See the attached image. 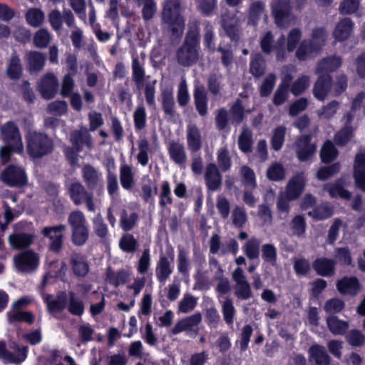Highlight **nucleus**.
<instances>
[{
	"instance_id": "35",
	"label": "nucleus",
	"mask_w": 365,
	"mask_h": 365,
	"mask_svg": "<svg viewBox=\"0 0 365 365\" xmlns=\"http://www.w3.org/2000/svg\"><path fill=\"white\" fill-rule=\"evenodd\" d=\"M150 151V145L148 140L145 138H140L138 141V154L136 155L138 163L145 167L149 162V153Z\"/></svg>"
},
{
	"instance_id": "42",
	"label": "nucleus",
	"mask_w": 365,
	"mask_h": 365,
	"mask_svg": "<svg viewBox=\"0 0 365 365\" xmlns=\"http://www.w3.org/2000/svg\"><path fill=\"white\" fill-rule=\"evenodd\" d=\"M310 86V77L301 74L292 83L290 91L294 96H299L304 92Z\"/></svg>"
},
{
	"instance_id": "49",
	"label": "nucleus",
	"mask_w": 365,
	"mask_h": 365,
	"mask_svg": "<svg viewBox=\"0 0 365 365\" xmlns=\"http://www.w3.org/2000/svg\"><path fill=\"white\" fill-rule=\"evenodd\" d=\"M221 304L224 320L227 324H232L236 312L232 300L230 298H226L224 301L221 302Z\"/></svg>"
},
{
	"instance_id": "28",
	"label": "nucleus",
	"mask_w": 365,
	"mask_h": 365,
	"mask_svg": "<svg viewBox=\"0 0 365 365\" xmlns=\"http://www.w3.org/2000/svg\"><path fill=\"white\" fill-rule=\"evenodd\" d=\"M6 73L11 80L15 81L21 78L22 74V66L21 64V59L16 53L11 54L7 63Z\"/></svg>"
},
{
	"instance_id": "36",
	"label": "nucleus",
	"mask_w": 365,
	"mask_h": 365,
	"mask_svg": "<svg viewBox=\"0 0 365 365\" xmlns=\"http://www.w3.org/2000/svg\"><path fill=\"white\" fill-rule=\"evenodd\" d=\"M130 277V272L124 269L113 272L110 269L106 274V280L114 287L125 284Z\"/></svg>"
},
{
	"instance_id": "43",
	"label": "nucleus",
	"mask_w": 365,
	"mask_h": 365,
	"mask_svg": "<svg viewBox=\"0 0 365 365\" xmlns=\"http://www.w3.org/2000/svg\"><path fill=\"white\" fill-rule=\"evenodd\" d=\"M266 175L270 180L279 181L284 179L286 170L282 163L275 162L268 168Z\"/></svg>"
},
{
	"instance_id": "40",
	"label": "nucleus",
	"mask_w": 365,
	"mask_h": 365,
	"mask_svg": "<svg viewBox=\"0 0 365 365\" xmlns=\"http://www.w3.org/2000/svg\"><path fill=\"white\" fill-rule=\"evenodd\" d=\"M119 247L125 252L134 253L138 250V242L133 235L126 233L120 237Z\"/></svg>"
},
{
	"instance_id": "21",
	"label": "nucleus",
	"mask_w": 365,
	"mask_h": 365,
	"mask_svg": "<svg viewBox=\"0 0 365 365\" xmlns=\"http://www.w3.org/2000/svg\"><path fill=\"white\" fill-rule=\"evenodd\" d=\"M354 177L357 187L365 191V155L359 153L354 163Z\"/></svg>"
},
{
	"instance_id": "2",
	"label": "nucleus",
	"mask_w": 365,
	"mask_h": 365,
	"mask_svg": "<svg viewBox=\"0 0 365 365\" xmlns=\"http://www.w3.org/2000/svg\"><path fill=\"white\" fill-rule=\"evenodd\" d=\"M302 36L301 30L294 28L289 31L286 40L284 36L279 38L275 45L277 58L283 59L286 51L292 52L297 49L296 57L299 60L306 59L322 48L326 41L327 34L324 29H317L313 31L310 40H304L299 44Z\"/></svg>"
},
{
	"instance_id": "11",
	"label": "nucleus",
	"mask_w": 365,
	"mask_h": 365,
	"mask_svg": "<svg viewBox=\"0 0 365 365\" xmlns=\"http://www.w3.org/2000/svg\"><path fill=\"white\" fill-rule=\"evenodd\" d=\"M306 186L304 173H297L288 181L285 192L286 197L289 200H297L303 192Z\"/></svg>"
},
{
	"instance_id": "31",
	"label": "nucleus",
	"mask_w": 365,
	"mask_h": 365,
	"mask_svg": "<svg viewBox=\"0 0 365 365\" xmlns=\"http://www.w3.org/2000/svg\"><path fill=\"white\" fill-rule=\"evenodd\" d=\"M353 28V23L350 19L344 18L337 24L334 36L337 41H344L351 34Z\"/></svg>"
},
{
	"instance_id": "34",
	"label": "nucleus",
	"mask_w": 365,
	"mask_h": 365,
	"mask_svg": "<svg viewBox=\"0 0 365 365\" xmlns=\"http://www.w3.org/2000/svg\"><path fill=\"white\" fill-rule=\"evenodd\" d=\"M145 77L144 60L137 56L132 58V78L138 86L143 85Z\"/></svg>"
},
{
	"instance_id": "30",
	"label": "nucleus",
	"mask_w": 365,
	"mask_h": 365,
	"mask_svg": "<svg viewBox=\"0 0 365 365\" xmlns=\"http://www.w3.org/2000/svg\"><path fill=\"white\" fill-rule=\"evenodd\" d=\"M292 79V76L289 73H286L282 77V83L274 95L273 103L275 105H281L287 100L288 97L287 88Z\"/></svg>"
},
{
	"instance_id": "54",
	"label": "nucleus",
	"mask_w": 365,
	"mask_h": 365,
	"mask_svg": "<svg viewBox=\"0 0 365 365\" xmlns=\"http://www.w3.org/2000/svg\"><path fill=\"white\" fill-rule=\"evenodd\" d=\"M242 184L245 187L254 190L256 186V178L254 171L247 166H242L240 169Z\"/></svg>"
},
{
	"instance_id": "7",
	"label": "nucleus",
	"mask_w": 365,
	"mask_h": 365,
	"mask_svg": "<svg viewBox=\"0 0 365 365\" xmlns=\"http://www.w3.org/2000/svg\"><path fill=\"white\" fill-rule=\"evenodd\" d=\"M202 322V314L200 312L185 317L178 320L170 330V334L177 335L181 332H186L190 336L198 334L197 326Z\"/></svg>"
},
{
	"instance_id": "44",
	"label": "nucleus",
	"mask_w": 365,
	"mask_h": 365,
	"mask_svg": "<svg viewBox=\"0 0 365 365\" xmlns=\"http://www.w3.org/2000/svg\"><path fill=\"white\" fill-rule=\"evenodd\" d=\"M13 153H23V145L6 144L0 148V160L3 165L9 163Z\"/></svg>"
},
{
	"instance_id": "25",
	"label": "nucleus",
	"mask_w": 365,
	"mask_h": 365,
	"mask_svg": "<svg viewBox=\"0 0 365 365\" xmlns=\"http://www.w3.org/2000/svg\"><path fill=\"white\" fill-rule=\"evenodd\" d=\"M83 178L89 188L100 186L103 188L102 175L93 167L85 165L82 169Z\"/></svg>"
},
{
	"instance_id": "20",
	"label": "nucleus",
	"mask_w": 365,
	"mask_h": 365,
	"mask_svg": "<svg viewBox=\"0 0 365 365\" xmlns=\"http://www.w3.org/2000/svg\"><path fill=\"white\" fill-rule=\"evenodd\" d=\"M70 139L76 151H80L84 145L88 148L92 147L91 136L86 128L82 127L78 130L73 131Z\"/></svg>"
},
{
	"instance_id": "1",
	"label": "nucleus",
	"mask_w": 365,
	"mask_h": 365,
	"mask_svg": "<svg viewBox=\"0 0 365 365\" xmlns=\"http://www.w3.org/2000/svg\"><path fill=\"white\" fill-rule=\"evenodd\" d=\"M6 317L11 326L8 334L9 349L6 342L0 340V360L6 364H19L23 361V297L12 304Z\"/></svg>"
},
{
	"instance_id": "6",
	"label": "nucleus",
	"mask_w": 365,
	"mask_h": 365,
	"mask_svg": "<svg viewBox=\"0 0 365 365\" xmlns=\"http://www.w3.org/2000/svg\"><path fill=\"white\" fill-rule=\"evenodd\" d=\"M271 11L278 27L287 28L294 24L295 18L290 15L292 6L289 0H273Z\"/></svg>"
},
{
	"instance_id": "63",
	"label": "nucleus",
	"mask_w": 365,
	"mask_h": 365,
	"mask_svg": "<svg viewBox=\"0 0 365 365\" xmlns=\"http://www.w3.org/2000/svg\"><path fill=\"white\" fill-rule=\"evenodd\" d=\"M177 267L178 272L182 274H187L190 269L188 253L184 249H179Z\"/></svg>"
},
{
	"instance_id": "46",
	"label": "nucleus",
	"mask_w": 365,
	"mask_h": 365,
	"mask_svg": "<svg viewBox=\"0 0 365 365\" xmlns=\"http://www.w3.org/2000/svg\"><path fill=\"white\" fill-rule=\"evenodd\" d=\"M138 215L135 212L130 214L125 210L121 212L120 217V226L125 232L131 230L135 225Z\"/></svg>"
},
{
	"instance_id": "33",
	"label": "nucleus",
	"mask_w": 365,
	"mask_h": 365,
	"mask_svg": "<svg viewBox=\"0 0 365 365\" xmlns=\"http://www.w3.org/2000/svg\"><path fill=\"white\" fill-rule=\"evenodd\" d=\"M335 262L327 258H319L315 260L313 267L322 276H330L334 272Z\"/></svg>"
},
{
	"instance_id": "64",
	"label": "nucleus",
	"mask_w": 365,
	"mask_h": 365,
	"mask_svg": "<svg viewBox=\"0 0 365 365\" xmlns=\"http://www.w3.org/2000/svg\"><path fill=\"white\" fill-rule=\"evenodd\" d=\"M217 160L222 171H227L231 168V158L227 147L220 148L217 153Z\"/></svg>"
},
{
	"instance_id": "10",
	"label": "nucleus",
	"mask_w": 365,
	"mask_h": 365,
	"mask_svg": "<svg viewBox=\"0 0 365 365\" xmlns=\"http://www.w3.org/2000/svg\"><path fill=\"white\" fill-rule=\"evenodd\" d=\"M48 19L51 28L56 31L61 30L63 21L68 27H74L75 18L70 9H65L63 13L58 9H53L48 14Z\"/></svg>"
},
{
	"instance_id": "15",
	"label": "nucleus",
	"mask_w": 365,
	"mask_h": 365,
	"mask_svg": "<svg viewBox=\"0 0 365 365\" xmlns=\"http://www.w3.org/2000/svg\"><path fill=\"white\" fill-rule=\"evenodd\" d=\"M167 150L170 159L180 167H184L187 160V155L184 145L180 142H169Z\"/></svg>"
},
{
	"instance_id": "14",
	"label": "nucleus",
	"mask_w": 365,
	"mask_h": 365,
	"mask_svg": "<svg viewBox=\"0 0 365 365\" xmlns=\"http://www.w3.org/2000/svg\"><path fill=\"white\" fill-rule=\"evenodd\" d=\"M1 138L6 144L23 145L19 129L13 121H8L1 126Z\"/></svg>"
},
{
	"instance_id": "38",
	"label": "nucleus",
	"mask_w": 365,
	"mask_h": 365,
	"mask_svg": "<svg viewBox=\"0 0 365 365\" xmlns=\"http://www.w3.org/2000/svg\"><path fill=\"white\" fill-rule=\"evenodd\" d=\"M40 257L31 250L24 249V272H32L39 265Z\"/></svg>"
},
{
	"instance_id": "47",
	"label": "nucleus",
	"mask_w": 365,
	"mask_h": 365,
	"mask_svg": "<svg viewBox=\"0 0 365 365\" xmlns=\"http://www.w3.org/2000/svg\"><path fill=\"white\" fill-rule=\"evenodd\" d=\"M52 38L51 34L46 29H38L34 35V44L40 48H46Z\"/></svg>"
},
{
	"instance_id": "51",
	"label": "nucleus",
	"mask_w": 365,
	"mask_h": 365,
	"mask_svg": "<svg viewBox=\"0 0 365 365\" xmlns=\"http://www.w3.org/2000/svg\"><path fill=\"white\" fill-rule=\"evenodd\" d=\"M28 24L34 27L39 26L44 21L45 15L42 10L39 9H29L26 14Z\"/></svg>"
},
{
	"instance_id": "24",
	"label": "nucleus",
	"mask_w": 365,
	"mask_h": 365,
	"mask_svg": "<svg viewBox=\"0 0 365 365\" xmlns=\"http://www.w3.org/2000/svg\"><path fill=\"white\" fill-rule=\"evenodd\" d=\"M319 78L316 81L313 93L314 97L319 101H324L331 88V78L329 75H319Z\"/></svg>"
},
{
	"instance_id": "4",
	"label": "nucleus",
	"mask_w": 365,
	"mask_h": 365,
	"mask_svg": "<svg viewBox=\"0 0 365 365\" xmlns=\"http://www.w3.org/2000/svg\"><path fill=\"white\" fill-rule=\"evenodd\" d=\"M200 34L197 29L190 30L183 44L176 51V59L182 66L196 63L200 54Z\"/></svg>"
},
{
	"instance_id": "45",
	"label": "nucleus",
	"mask_w": 365,
	"mask_h": 365,
	"mask_svg": "<svg viewBox=\"0 0 365 365\" xmlns=\"http://www.w3.org/2000/svg\"><path fill=\"white\" fill-rule=\"evenodd\" d=\"M329 329L334 334H343L348 329L347 322L339 319L334 316H329L327 319Z\"/></svg>"
},
{
	"instance_id": "37",
	"label": "nucleus",
	"mask_w": 365,
	"mask_h": 365,
	"mask_svg": "<svg viewBox=\"0 0 365 365\" xmlns=\"http://www.w3.org/2000/svg\"><path fill=\"white\" fill-rule=\"evenodd\" d=\"M120 181L125 190H130L134 185V174L132 167L123 164L120 168Z\"/></svg>"
},
{
	"instance_id": "13",
	"label": "nucleus",
	"mask_w": 365,
	"mask_h": 365,
	"mask_svg": "<svg viewBox=\"0 0 365 365\" xmlns=\"http://www.w3.org/2000/svg\"><path fill=\"white\" fill-rule=\"evenodd\" d=\"M204 178L208 190L216 191L220 189L222 178L219 168L214 163H208L205 170Z\"/></svg>"
},
{
	"instance_id": "53",
	"label": "nucleus",
	"mask_w": 365,
	"mask_h": 365,
	"mask_svg": "<svg viewBox=\"0 0 365 365\" xmlns=\"http://www.w3.org/2000/svg\"><path fill=\"white\" fill-rule=\"evenodd\" d=\"M339 108V103L336 101H332L326 106L319 109L317 113L321 119H330L333 118Z\"/></svg>"
},
{
	"instance_id": "62",
	"label": "nucleus",
	"mask_w": 365,
	"mask_h": 365,
	"mask_svg": "<svg viewBox=\"0 0 365 365\" xmlns=\"http://www.w3.org/2000/svg\"><path fill=\"white\" fill-rule=\"evenodd\" d=\"M68 311L74 315L80 316L84 312V306L82 301L71 292H69Z\"/></svg>"
},
{
	"instance_id": "19",
	"label": "nucleus",
	"mask_w": 365,
	"mask_h": 365,
	"mask_svg": "<svg viewBox=\"0 0 365 365\" xmlns=\"http://www.w3.org/2000/svg\"><path fill=\"white\" fill-rule=\"evenodd\" d=\"M187 145L190 152L198 151L202 145V138L199 128L190 123L186 128Z\"/></svg>"
},
{
	"instance_id": "8",
	"label": "nucleus",
	"mask_w": 365,
	"mask_h": 365,
	"mask_svg": "<svg viewBox=\"0 0 365 365\" xmlns=\"http://www.w3.org/2000/svg\"><path fill=\"white\" fill-rule=\"evenodd\" d=\"M68 193L75 205H78L86 202L88 210L95 212L96 205L93 199V195L87 192L81 183L76 182L71 184Z\"/></svg>"
},
{
	"instance_id": "59",
	"label": "nucleus",
	"mask_w": 365,
	"mask_h": 365,
	"mask_svg": "<svg viewBox=\"0 0 365 365\" xmlns=\"http://www.w3.org/2000/svg\"><path fill=\"white\" fill-rule=\"evenodd\" d=\"M239 148L244 153L251 151L252 145V132L243 128L238 139Z\"/></svg>"
},
{
	"instance_id": "23",
	"label": "nucleus",
	"mask_w": 365,
	"mask_h": 365,
	"mask_svg": "<svg viewBox=\"0 0 365 365\" xmlns=\"http://www.w3.org/2000/svg\"><path fill=\"white\" fill-rule=\"evenodd\" d=\"M222 26L232 40L237 39L239 31V20L235 15L230 12L224 14L222 16Z\"/></svg>"
},
{
	"instance_id": "9",
	"label": "nucleus",
	"mask_w": 365,
	"mask_h": 365,
	"mask_svg": "<svg viewBox=\"0 0 365 365\" xmlns=\"http://www.w3.org/2000/svg\"><path fill=\"white\" fill-rule=\"evenodd\" d=\"M65 225L45 227L41 230L43 237L48 238L49 249L54 252H59L63 246V239L66 230Z\"/></svg>"
},
{
	"instance_id": "58",
	"label": "nucleus",
	"mask_w": 365,
	"mask_h": 365,
	"mask_svg": "<svg viewBox=\"0 0 365 365\" xmlns=\"http://www.w3.org/2000/svg\"><path fill=\"white\" fill-rule=\"evenodd\" d=\"M277 249L272 244H264L262 247V258L265 262L275 266L277 264Z\"/></svg>"
},
{
	"instance_id": "61",
	"label": "nucleus",
	"mask_w": 365,
	"mask_h": 365,
	"mask_svg": "<svg viewBox=\"0 0 365 365\" xmlns=\"http://www.w3.org/2000/svg\"><path fill=\"white\" fill-rule=\"evenodd\" d=\"M306 227L305 219L302 215H296L290 222L292 234L297 237L304 235Z\"/></svg>"
},
{
	"instance_id": "12",
	"label": "nucleus",
	"mask_w": 365,
	"mask_h": 365,
	"mask_svg": "<svg viewBox=\"0 0 365 365\" xmlns=\"http://www.w3.org/2000/svg\"><path fill=\"white\" fill-rule=\"evenodd\" d=\"M38 91L45 99L53 98L57 93L58 81L53 73H46L40 80Z\"/></svg>"
},
{
	"instance_id": "50",
	"label": "nucleus",
	"mask_w": 365,
	"mask_h": 365,
	"mask_svg": "<svg viewBox=\"0 0 365 365\" xmlns=\"http://www.w3.org/2000/svg\"><path fill=\"white\" fill-rule=\"evenodd\" d=\"M320 155L323 162L329 163L337 157L338 151L332 142L327 140L321 148Z\"/></svg>"
},
{
	"instance_id": "5",
	"label": "nucleus",
	"mask_w": 365,
	"mask_h": 365,
	"mask_svg": "<svg viewBox=\"0 0 365 365\" xmlns=\"http://www.w3.org/2000/svg\"><path fill=\"white\" fill-rule=\"evenodd\" d=\"M27 150L34 158H40L51 152L53 143L46 135L29 131L26 136Z\"/></svg>"
},
{
	"instance_id": "48",
	"label": "nucleus",
	"mask_w": 365,
	"mask_h": 365,
	"mask_svg": "<svg viewBox=\"0 0 365 365\" xmlns=\"http://www.w3.org/2000/svg\"><path fill=\"white\" fill-rule=\"evenodd\" d=\"M197 298L190 294H185L178 304V312L187 314L192 312L197 305Z\"/></svg>"
},
{
	"instance_id": "29",
	"label": "nucleus",
	"mask_w": 365,
	"mask_h": 365,
	"mask_svg": "<svg viewBox=\"0 0 365 365\" xmlns=\"http://www.w3.org/2000/svg\"><path fill=\"white\" fill-rule=\"evenodd\" d=\"M46 62L44 54L32 51L27 55V67L30 73H36L43 69Z\"/></svg>"
},
{
	"instance_id": "32",
	"label": "nucleus",
	"mask_w": 365,
	"mask_h": 365,
	"mask_svg": "<svg viewBox=\"0 0 365 365\" xmlns=\"http://www.w3.org/2000/svg\"><path fill=\"white\" fill-rule=\"evenodd\" d=\"M71 265L74 274L78 277H84L88 272V265L84 257L77 253L71 256Z\"/></svg>"
},
{
	"instance_id": "26",
	"label": "nucleus",
	"mask_w": 365,
	"mask_h": 365,
	"mask_svg": "<svg viewBox=\"0 0 365 365\" xmlns=\"http://www.w3.org/2000/svg\"><path fill=\"white\" fill-rule=\"evenodd\" d=\"M338 291L342 294L355 295L358 293L360 285L356 277H344L336 283Z\"/></svg>"
},
{
	"instance_id": "22",
	"label": "nucleus",
	"mask_w": 365,
	"mask_h": 365,
	"mask_svg": "<svg viewBox=\"0 0 365 365\" xmlns=\"http://www.w3.org/2000/svg\"><path fill=\"white\" fill-rule=\"evenodd\" d=\"M341 65V59L336 56H331L321 60L315 69L317 75L327 76L328 73L337 69Z\"/></svg>"
},
{
	"instance_id": "52",
	"label": "nucleus",
	"mask_w": 365,
	"mask_h": 365,
	"mask_svg": "<svg viewBox=\"0 0 365 365\" xmlns=\"http://www.w3.org/2000/svg\"><path fill=\"white\" fill-rule=\"evenodd\" d=\"M324 187L331 197H340L349 199L351 197L350 192L344 190L339 182H336L334 184H327Z\"/></svg>"
},
{
	"instance_id": "16",
	"label": "nucleus",
	"mask_w": 365,
	"mask_h": 365,
	"mask_svg": "<svg viewBox=\"0 0 365 365\" xmlns=\"http://www.w3.org/2000/svg\"><path fill=\"white\" fill-rule=\"evenodd\" d=\"M174 255L171 253L170 259L165 255H160L155 267V275L157 279L160 283H165L173 273L172 263L173 262Z\"/></svg>"
},
{
	"instance_id": "57",
	"label": "nucleus",
	"mask_w": 365,
	"mask_h": 365,
	"mask_svg": "<svg viewBox=\"0 0 365 365\" xmlns=\"http://www.w3.org/2000/svg\"><path fill=\"white\" fill-rule=\"evenodd\" d=\"M285 133L286 128L282 125H279L274 130L271 140V145L272 148L274 150L278 151L282 147L284 141Z\"/></svg>"
},
{
	"instance_id": "56",
	"label": "nucleus",
	"mask_w": 365,
	"mask_h": 365,
	"mask_svg": "<svg viewBox=\"0 0 365 365\" xmlns=\"http://www.w3.org/2000/svg\"><path fill=\"white\" fill-rule=\"evenodd\" d=\"M333 214L331 206L327 204H323L317 208L308 212V215L314 219L322 220L331 217Z\"/></svg>"
},
{
	"instance_id": "27",
	"label": "nucleus",
	"mask_w": 365,
	"mask_h": 365,
	"mask_svg": "<svg viewBox=\"0 0 365 365\" xmlns=\"http://www.w3.org/2000/svg\"><path fill=\"white\" fill-rule=\"evenodd\" d=\"M309 360L316 365H329L330 359L325 348L319 345H313L309 349Z\"/></svg>"
},
{
	"instance_id": "18",
	"label": "nucleus",
	"mask_w": 365,
	"mask_h": 365,
	"mask_svg": "<svg viewBox=\"0 0 365 365\" xmlns=\"http://www.w3.org/2000/svg\"><path fill=\"white\" fill-rule=\"evenodd\" d=\"M310 136L304 135L297 140L295 143V150L299 160L304 161L315 153L316 145L310 143Z\"/></svg>"
},
{
	"instance_id": "55",
	"label": "nucleus",
	"mask_w": 365,
	"mask_h": 365,
	"mask_svg": "<svg viewBox=\"0 0 365 365\" xmlns=\"http://www.w3.org/2000/svg\"><path fill=\"white\" fill-rule=\"evenodd\" d=\"M354 128L350 125H345L339 130L334 135L335 143L341 146L346 145L354 135Z\"/></svg>"
},
{
	"instance_id": "17",
	"label": "nucleus",
	"mask_w": 365,
	"mask_h": 365,
	"mask_svg": "<svg viewBox=\"0 0 365 365\" xmlns=\"http://www.w3.org/2000/svg\"><path fill=\"white\" fill-rule=\"evenodd\" d=\"M1 180L9 186H22L23 169L14 165H9L2 171Z\"/></svg>"
},
{
	"instance_id": "3",
	"label": "nucleus",
	"mask_w": 365,
	"mask_h": 365,
	"mask_svg": "<svg viewBox=\"0 0 365 365\" xmlns=\"http://www.w3.org/2000/svg\"><path fill=\"white\" fill-rule=\"evenodd\" d=\"M163 27L170 31L175 36L182 34L185 20L182 16V9L179 0H166L162 11Z\"/></svg>"
},
{
	"instance_id": "60",
	"label": "nucleus",
	"mask_w": 365,
	"mask_h": 365,
	"mask_svg": "<svg viewBox=\"0 0 365 365\" xmlns=\"http://www.w3.org/2000/svg\"><path fill=\"white\" fill-rule=\"evenodd\" d=\"M195 101L196 109L201 115H205L207 113V94L204 89L197 88L195 90Z\"/></svg>"
},
{
	"instance_id": "41",
	"label": "nucleus",
	"mask_w": 365,
	"mask_h": 365,
	"mask_svg": "<svg viewBox=\"0 0 365 365\" xmlns=\"http://www.w3.org/2000/svg\"><path fill=\"white\" fill-rule=\"evenodd\" d=\"M162 106L164 112L173 116L175 114V102L172 88H166L162 92Z\"/></svg>"
},
{
	"instance_id": "39",
	"label": "nucleus",
	"mask_w": 365,
	"mask_h": 365,
	"mask_svg": "<svg viewBox=\"0 0 365 365\" xmlns=\"http://www.w3.org/2000/svg\"><path fill=\"white\" fill-rule=\"evenodd\" d=\"M260 240L255 237L250 238L243 245L244 253L250 259H257L259 255Z\"/></svg>"
}]
</instances>
